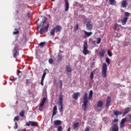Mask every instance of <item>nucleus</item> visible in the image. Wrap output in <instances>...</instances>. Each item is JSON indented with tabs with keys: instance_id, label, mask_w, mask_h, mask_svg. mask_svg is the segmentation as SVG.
Instances as JSON below:
<instances>
[{
	"instance_id": "nucleus-1",
	"label": "nucleus",
	"mask_w": 131,
	"mask_h": 131,
	"mask_svg": "<svg viewBox=\"0 0 131 131\" xmlns=\"http://www.w3.org/2000/svg\"><path fill=\"white\" fill-rule=\"evenodd\" d=\"M92 99H93V90H91L90 91L89 96L88 93H84L83 97V104L82 105V107L83 108L84 111H86V107H88L89 100L92 101Z\"/></svg>"
},
{
	"instance_id": "nucleus-2",
	"label": "nucleus",
	"mask_w": 131,
	"mask_h": 131,
	"mask_svg": "<svg viewBox=\"0 0 131 131\" xmlns=\"http://www.w3.org/2000/svg\"><path fill=\"white\" fill-rule=\"evenodd\" d=\"M61 30H62V27L57 25L51 30L50 34L51 35H55V32L60 33V32H61Z\"/></svg>"
},
{
	"instance_id": "nucleus-3",
	"label": "nucleus",
	"mask_w": 131,
	"mask_h": 131,
	"mask_svg": "<svg viewBox=\"0 0 131 131\" xmlns=\"http://www.w3.org/2000/svg\"><path fill=\"white\" fill-rule=\"evenodd\" d=\"M130 13L127 12H125L124 13V17L123 19L121 20L122 25H125L126 24V22H127V20L128 19V17H129Z\"/></svg>"
},
{
	"instance_id": "nucleus-4",
	"label": "nucleus",
	"mask_w": 131,
	"mask_h": 131,
	"mask_svg": "<svg viewBox=\"0 0 131 131\" xmlns=\"http://www.w3.org/2000/svg\"><path fill=\"white\" fill-rule=\"evenodd\" d=\"M102 77L106 78L107 77V64L106 63H104L102 65Z\"/></svg>"
},
{
	"instance_id": "nucleus-5",
	"label": "nucleus",
	"mask_w": 131,
	"mask_h": 131,
	"mask_svg": "<svg viewBox=\"0 0 131 131\" xmlns=\"http://www.w3.org/2000/svg\"><path fill=\"white\" fill-rule=\"evenodd\" d=\"M58 106L59 112H63V97L61 95L59 96Z\"/></svg>"
},
{
	"instance_id": "nucleus-6",
	"label": "nucleus",
	"mask_w": 131,
	"mask_h": 131,
	"mask_svg": "<svg viewBox=\"0 0 131 131\" xmlns=\"http://www.w3.org/2000/svg\"><path fill=\"white\" fill-rule=\"evenodd\" d=\"M83 47V49L82 53L85 56L88 55V54L90 53V51H89V50H88V41H85L84 42Z\"/></svg>"
},
{
	"instance_id": "nucleus-7",
	"label": "nucleus",
	"mask_w": 131,
	"mask_h": 131,
	"mask_svg": "<svg viewBox=\"0 0 131 131\" xmlns=\"http://www.w3.org/2000/svg\"><path fill=\"white\" fill-rule=\"evenodd\" d=\"M49 26L50 24H48L47 26H46L45 28H41L39 31L40 34H43V33H45V32H48Z\"/></svg>"
},
{
	"instance_id": "nucleus-8",
	"label": "nucleus",
	"mask_w": 131,
	"mask_h": 131,
	"mask_svg": "<svg viewBox=\"0 0 131 131\" xmlns=\"http://www.w3.org/2000/svg\"><path fill=\"white\" fill-rule=\"evenodd\" d=\"M26 125H27V126H30V125H31V126L37 127L38 126V124L36 122L29 121V122L26 123Z\"/></svg>"
},
{
	"instance_id": "nucleus-9",
	"label": "nucleus",
	"mask_w": 131,
	"mask_h": 131,
	"mask_svg": "<svg viewBox=\"0 0 131 131\" xmlns=\"http://www.w3.org/2000/svg\"><path fill=\"white\" fill-rule=\"evenodd\" d=\"M86 29L87 30H92L93 29V23L91 20L87 21L86 24Z\"/></svg>"
},
{
	"instance_id": "nucleus-10",
	"label": "nucleus",
	"mask_w": 131,
	"mask_h": 131,
	"mask_svg": "<svg viewBox=\"0 0 131 131\" xmlns=\"http://www.w3.org/2000/svg\"><path fill=\"white\" fill-rule=\"evenodd\" d=\"M111 103V97H107L106 100V107L109 108V106H110V103Z\"/></svg>"
},
{
	"instance_id": "nucleus-11",
	"label": "nucleus",
	"mask_w": 131,
	"mask_h": 131,
	"mask_svg": "<svg viewBox=\"0 0 131 131\" xmlns=\"http://www.w3.org/2000/svg\"><path fill=\"white\" fill-rule=\"evenodd\" d=\"M57 105H55L53 107V113H52V117L51 118V121H53V117H54V116H55V115H56V114L57 113Z\"/></svg>"
},
{
	"instance_id": "nucleus-12",
	"label": "nucleus",
	"mask_w": 131,
	"mask_h": 131,
	"mask_svg": "<svg viewBox=\"0 0 131 131\" xmlns=\"http://www.w3.org/2000/svg\"><path fill=\"white\" fill-rule=\"evenodd\" d=\"M14 52H15V53H13V57L16 58L17 56H19V51H18V48L17 47L14 48Z\"/></svg>"
},
{
	"instance_id": "nucleus-13",
	"label": "nucleus",
	"mask_w": 131,
	"mask_h": 131,
	"mask_svg": "<svg viewBox=\"0 0 131 131\" xmlns=\"http://www.w3.org/2000/svg\"><path fill=\"white\" fill-rule=\"evenodd\" d=\"M80 95V93L79 92L74 93L73 94V98L74 100H77L78 99V97Z\"/></svg>"
},
{
	"instance_id": "nucleus-14",
	"label": "nucleus",
	"mask_w": 131,
	"mask_h": 131,
	"mask_svg": "<svg viewBox=\"0 0 131 131\" xmlns=\"http://www.w3.org/2000/svg\"><path fill=\"white\" fill-rule=\"evenodd\" d=\"M64 2L66 6L65 11L67 12L68 10H69V2H68V0H64Z\"/></svg>"
},
{
	"instance_id": "nucleus-15",
	"label": "nucleus",
	"mask_w": 131,
	"mask_h": 131,
	"mask_svg": "<svg viewBox=\"0 0 131 131\" xmlns=\"http://www.w3.org/2000/svg\"><path fill=\"white\" fill-rule=\"evenodd\" d=\"M119 128L118 127V124H115L112 127V130L113 131H118Z\"/></svg>"
},
{
	"instance_id": "nucleus-16",
	"label": "nucleus",
	"mask_w": 131,
	"mask_h": 131,
	"mask_svg": "<svg viewBox=\"0 0 131 131\" xmlns=\"http://www.w3.org/2000/svg\"><path fill=\"white\" fill-rule=\"evenodd\" d=\"M66 72L71 73L72 72V68H71L70 66H67L66 68Z\"/></svg>"
},
{
	"instance_id": "nucleus-17",
	"label": "nucleus",
	"mask_w": 131,
	"mask_h": 131,
	"mask_svg": "<svg viewBox=\"0 0 131 131\" xmlns=\"http://www.w3.org/2000/svg\"><path fill=\"white\" fill-rule=\"evenodd\" d=\"M97 107L98 108H102L103 107V101L102 100H99L97 102Z\"/></svg>"
},
{
	"instance_id": "nucleus-18",
	"label": "nucleus",
	"mask_w": 131,
	"mask_h": 131,
	"mask_svg": "<svg viewBox=\"0 0 131 131\" xmlns=\"http://www.w3.org/2000/svg\"><path fill=\"white\" fill-rule=\"evenodd\" d=\"M54 123L55 125H61V123H62V121L59 120H56L54 121Z\"/></svg>"
},
{
	"instance_id": "nucleus-19",
	"label": "nucleus",
	"mask_w": 131,
	"mask_h": 131,
	"mask_svg": "<svg viewBox=\"0 0 131 131\" xmlns=\"http://www.w3.org/2000/svg\"><path fill=\"white\" fill-rule=\"evenodd\" d=\"M46 101H47V98L46 97H43L40 104V107H42V106L45 105V103H46Z\"/></svg>"
},
{
	"instance_id": "nucleus-20",
	"label": "nucleus",
	"mask_w": 131,
	"mask_h": 131,
	"mask_svg": "<svg viewBox=\"0 0 131 131\" xmlns=\"http://www.w3.org/2000/svg\"><path fill=\"white\" fill-rule=\"evenodd\" d=\"M125 121H126V117L123 118L121 120V121L120 122V127H122V126H123V124H124V123L125 122Z\"/></svg>"
},
{
	"instance_id": "nucleus-21",
	"label": "nucleus",
	"mask_w": 131,
	"mask_h": 131,
	"mask_svg": "<svg viewBox=\"0 0 131 131\" xmlns=\"http://www.w3.org/2000/svg\"><path fill=\"white\" fill-rule=\"evenodd\" d=\"M84 34L86 35V36L87 37H89V36H91L92 34H93V32H87L86 31H84Z\"/></svg>"
},
{
	"instance_id": "nucleus-22",
	"label": "nucleus",
	"mask_w": 131,
	"mask_h": 131,
	"mask_svg": "<svg viewBox=\"0 0 131 131\" xmlns=\"http://www.w3.org/2000/svg\"><path fill=\"white\" fill-rule=\"evenodd\" d=\"M129 112V107H127L124 110V112L123 114V117L125 116V114H127Z\"/></svg>"
},
{
	"instance_id": "nucleus-23",
	"label": "nucleus",
	"mask_w": 131,
	"mask_h": 131,
	"mask_svg": "<svg viewBox=\"0 0 131 131\" xmlns=\"http://www.w3.org/2000/svg\"><path fill=\"white\" fill-rule=\"evenodd\" d=\"M99 55L100 57H104L105 56V50H102L99 52Z\"/></svg>"
},
{
	"instance_id": "nucleus-24",
	"label": "nucleus",
	"mask_w": 131,
	"mask_h": 131,
	"mask_svg": "<svg viewBox=\"0 0 131 131\" xmlns=\"http://www.w3.org/2000/svg\"><path fill=\"white\" fill-rule=\"evenodd\" d=\"M109 2L111 6H115L116 5V1L115 0H109Z\"/></svg>"
},
{
	"instance_id": "nucleus-25",
	"label": "nucleus",
	"mask_w": 131,
	"mask_h": 131,
	"mask_svg": "<svg viewBox=\"0 0 131 131\" xmlns=\"http://www.w3.org/2000/svg\"><path fill=\"white\" fill-rule=\"evenodd\" d=\"M46 71L49 72V70H48L47 69H45V71H44V72L42 74V77H41V79H45V77H46V75H47V72Z\"/></svg>"
},
{
	"instance_id": "nucleus-26",
	"label": "nucleus",
	"mask_w": 131,
	"mask_h": 131,
	"mask_svg": "<svg viewBox=\"0 0 131 131\" xmlns=\"http://www.w3.org/2000/svg\"><path fill=\"white\" fill-rule=\"evenodd\" d=\"M121 5L122 6V8H126V6H127V4L126 3V1H124L122 2Z\"/></svg>"
},
{
	"instance_id": "nucleus-27",
	"label": "nucleus",
	"mask_w": 131,
	"mask_h": 131,
	"mask_svg": "<svg viewBox=\"0 0 131 131\" xmlns=\"http://www.w3.org/2000/svg\"><path fill=\"white\" fill-rule=\"evenodd\" d=\"M114 114L116 116H118V115H120L122 114V113H121V112H120V111H117L114 112Z\"/></svg>"
},
{
	"instance_id": "nucleus-28",
	"label": "nucleus",
	"mask_w": 131,
	"mask_h": 131,
	"mask_svg": "<svg viewBox=\"0 0 131 131\" xmlns=\"http://www.w3.org/2000/svg\"><path fill=\"white\" fill-rule=\"evenodd\" d=\"M25 114V110H23L19 113V115L21 117H24V114Z\"/></svg>"
},
{
	"instance_id": "nucleus-29",
	"label": "nucleus",
	"mask_w": 131,
	"mask_h": 131,
	"mask_svg": "<svg viewBox=\"0 0 131 131\" xmlns=\"http://www.w3.org/2000/svg\"><path fill=\"white\" fill-rule=\"evenodd\" d=\"M62 59H63L62 55H58L57 58V62H60V61H62Z\"/></svg>"
},
{
	"instance_id": "nucleus-30",
	"label": "nucleus",
	"mask_w": 131,
	"mask_h": 131,
	"mask_svg": "<svg viewBox=\"0 0 131 131\" xmlns=\"http://www.w3.org/2000/svg\"><path fill=\"white\" fill-rule=\"evenodd\" d=\"M79 28V26L78 25V24H76L74 29V31H77L78 30Z\"/></svg>"
},
{
	"instance_id": "nucleus-31",
	"label": "nucleus",
	"mask_w": 131,
	"mask_h": 131,
	"mask_svg": "<svg viewBox=\"0 0 131 131\" xmlns=\"http://www.w3.org/2000/svg\"><path fill=\"white\" fill-rule=\"evenodd\" d=\"M14 30L15 31L13 33V35H16V34H18L19 33V30H18L17 28H15Z\"/></svg>"
},
{
	"instance_id": "nucleus-32",
	"label": "nucleus",
	"mask_w": 131,
	"mask_h": 131,
	"mask_svg": "<svg viewBox=\"0 0 131 131\" xmlns=\"http://www.w3.org/2000/svg\"><path fill=\"white\" fill-rule=\"evenodd\" d=\"M111 61H110V59H109V58L106 57V63H107V65H110V63H111Z\"/></svg>"
},
{
	"instance_id": "nucleus-33",
	"label": "nucleus",
	"mask_w": 131,
	"mask_h": 131,
	"mask_svg": "<svg viewBox=\"0 0 131 131\" xmlns=\"http://www.w3.org/2000/svg\"><path fill=\"white\" fill-rule=\"evenodd\" d=\"M117 26H118V24L117 23L114 24L113 29H114L115 31H116L117 29Z\"/></svg>"
},
{
	"instance_id": "nucleus-34",
	"label": "nucleus",
	"mask_w": 131,
	"mask_h": 131,
	"mask_svg": "<svg viewBox=\"0 0 131 131\" xmlns=\"http://www.w3.org/2000/svg\"><path fill=\"white\" fill-rule=\"evenodd\" d=\"M90 77V79H91V80H93V79H94V72L91 73Z\"/></svg>"
},
{
	"instance_id": "nucleus-35",
	"label": "nucleus",
	"mask_w": 131,
	"mask_h": 131,
	"mask_svg": "<svg viewBox=\"0 0 131 131\" xmlns=\"http://www.w3.org/2000/svg\"><path fill=\"white\" fill-rule=\"evenodd\" d=\"M97 42L96 43L97 45H99V43H101V38L98 37L96 39Z\"/></svg>"
},
{
	"instance_id": "nucleus-36",
	"label": "nucleus",
	"mask_w": 131,
	"mask_h": 131,
	"mask_svg": "<svg viewBox=\"0 0 131 131\" xmlns=\"http://www.w3.org/2000/svg\"><path fill=\"white\" fill-rule=\"evenodd\" d=\"M79 125V123L76 122L74 124V127H75V128H77Z\"/></svg>"
},
{
	"instance_id": "nucleus-37",
	"label": "nucleus",
	"mask_w": 131,
	"mask_h": 131,
	"mask_svg": "<svg viewBox=\"0 0 131 131\" xmlns=\"http://www.w3.org/2000/svg\"><path fill=\"white\" fill-rule=\"evenodd\" d=\"M62 130H63V128L62 127V126H59L57 127V131H62Z\"/></svg>"
},
{
	"instance_id": "nucleus-38",
	"label": "nucleus",
	"mask_w": 131,
	"mask_h": 131,
	"mask_svg": "<svg viewBox=\"0 0 131 131\" xmlns=\"http://www.w3.org/2000/svg\"><path fill=\"white\" fill-rule=\"evenodd\" d=\"M46 42H41L39 44V46L40 47H42V48H43L45 45Z\"/></svg>"
},
{
	"instance_id": "nucleus-39",
	"label": "nucleus",
	"mask_w": 131,
	"mask_h": 131,
	"mask_svg": "<svg viewBox=\"0 0 131 131\" xmlns=\"http://www.w3.org/2000/svg\"><path fill=\"white\" fill-rule=\"evenodd\" d=\"M19 120H20V118L19 117V116H16L14 118V121H15V120H16L17 121H19Z\"/></svg>"
},
{
	"instance_id": "nucleus-40",
	"label": "nucleus",
	"mask_w": 131,
	"mask_h": 131,
	"mask_svg": "<svg viewBox=\"0 0 131 131\" xmlns=\"http://www.w3.org/2000/svg\"><path fill=\"white\" fill-rule=\"evenodd\" d=\"M13 128H14V129H17V128H18V124L17 123V122H15V126L13 127Z\"/></svg>"
},
{
	"instance_id": "nucleus-41",
	"label": "nucleus",
	"mask_w": 131,
	"mask_h": 131,
	"mask_svg": "<svg viewBox=\"0 0 131 131\" xmlns=\"http://www.w3.org/2000/svg\"><path fill=\"white\" fill-rule=\"evenodd\" d=\"M107 55H108L110 57H112V53H111V52H110V50H108V51H107Z\"/></svg>"
},
{
	"instance_id": "nucleus-42",
	"label": "nucleus",
	"mask_w": 131,
	"mask_h": 131,
	"mask_svg": "<svg viewBox=\"0 0 131 131\" xmlns=\"http://www.w3.org/2000/svg\"><path fill=\"white\" fill-rule=\"evenodd\" d=\"M53 62H54V61L53 60V58H50L49 59V64H53Z\"/></svg>"
},
{
	"instance_id": "nucleus-43",
	"label": "nucleus",
	"mask_w": 131,
	"mask_h": 131,
	"mask_svg": "<svg viewBox=\"0 0 131 131\" xmlns=\"http://www.w3.org/2000/svg\"><path fill=\"white\" fill-rule=\"evenodd\" d=\"M47 20H48V18L47 17H44V19H42L43 24H45V23L47 22Z\"/></svg>"
},
{
	"instance_id": "nucleus-44",
	"label": "nucleus",
	"mask_w": 131,
	"mask_h": 131,
	"mask_svg": "<svg viewBox=\"0 0 131 131\" xmlns=\"http://www.w3.org/2000/svg\"><path fill=\"white\" fill-rule=\"evenodd\" d=\"M43 80H45V79H41V82H40L41 85H43Z\"/></svg>"
},
{
	"instance_id": "nucleus-45",
	"label": "nucleus",
	"mask_w": 131,
	"mask_h": 131,
	"mask_svg": "<svg viewBox=\"0 0 131 131\" xmlns=\"http://www.w3.org/2000/svg\"><path fill=\"white\" fill-rule=\"evenodd\" d=\"M74 5H75V6H80V4H79L77 2H75Z\"/></svg>"
},
{
	"instance_id": "nucleus-46",
	"label": "nucleus",
	"mask_w": 131,
	"mask_h": 131,
	"mask_svg": "<svg viewBox=\"0 0 131 131\" xmlns=\"http://www.w3.org/2000/svg\"><path fill=\"white\" fill-rule=\"evenodd\" d=\"M59 82L61 83L60 88V89H62V85H63V84L62 83V80L59 81Z\"/></svg>"
},
{
	"instance_id": "nucleus-47",
	"label": "nucleus",
	"mask_w": 131,
	"mask_h": 131,
	"mask_svg": "<svg viewBox=\"0 0 131 131\" xmlns=\"http://www.w3.org/2000/svg\"><path fill=\"white\" fill-rule=\"evenodd\" d=\"M85 131H90V128L89 127H86L85 129Z\"/></svg>"
},
{
	"instance_id": "nucleus-48",
	"label": "nucleus",
	"mask_w": 131,
	"mask_h": 131,
	"mask_svg": "<svg viewBox=\"0 0 131 131\" xmlns=\"http://www.w3.org/2000/svg\"><path fill=\"white\" fill-rule=\"evenodd\" d=\"M17 79V78H15V79H10V80H11L12 81H15V80H16Z\"/></svg>"
},
{
	"instance_id": "nucleus-49",
	"label": "nucleus",
	"mask_w": 131,
	"mask_h": 131,
	"mask_svg": "<svg viewBox=\"0 0 131 131\" xmlns=\"http://www.w3.org/2000/svg\"><path fill=\"white\" fill-rule=\"evenodd\" d=\"M26 84H27L28 83V82H29V79H27L26 80Z\"/></svg>"
},
{
	"instance_id": "nucleus-50",
	"label": "nucleus",
	"mask_w": 131,
	"mask_h": 131,
	"mask_svg": "<svg viewBox=\"0 0 131 131\" xmlns=\"http://www.w3.org/2000/svg\"><path fill=\"white\" fill-rule=\"evenodd\" d=\"M118 121V119H115L114 120V122H117Z\"/></svg>"
},
{
	"instance_id": "nucleus-51",
	"label": "nucleus",
	"mask_w": 131,
	"mask_h": 131,
	"mask_svg": "<svg viewBox=\"0 0 131 131\" xmlns=\"http://www.w3.org/2000/svg\"><path fill=\"white\" fill-rule=\"evenodd\" d=\"M88 37L86 36V35H85V34H84L83 36V37H82V38H86Z\"/></svg>"
},
{
	"instance_id": "nucleus-52",
	"label": "nucleus",
	"mask_w": 131,
	"mask_h": 131,
	"mask_svg": "<svg viewBox=\"0 0 131 131\" xmlns=\"http://www.w3.org/2000/svg\"><path fill=\"white\" fill-rule=\"evenodd\" d=\"M22 72H21V71L19 70H17V73H21Z\"/></svg>"
},
{
	"instance_id": "nucleus-53",
	"label": "nucleus",
	"mask_w": 131,
	"mask_h": 131,
	"mask_svg": "<svg viewBox=\"0 0 131 131\" xmlns=\"http://www.w3.org/2000/svg\"><path fill=\"white\" fill-rule=\"evenodd\" d=\"M129 120H131V115H129Z\"/></svg>"
},
{
	"instance_id": "nucleus-54",
	"label": "nucleus",
	"mask_w": 131,
	"mask_h": 131,
	"mask_svg": "<svg viewBox=\"0 0 131 131\" xmlns=\"http://www.w3.org/2000/svg\"><path fill=\"white\" fill-rule=\"evenodd\" d=\"M99 110V111H101V110H102V108L99 109V110Z\"/></svg>"
},
{
	"instance_id": "nucleus-55",
	"label": "nucleus",
	"mask_w": 131,
	"mask_h": 131,
	"mask_svg": "<svg viewBox=\"0 0 131 131\" xmlns=\"http://www.w3.org/2000/svg\"><path fill=\"white\" fill-rule=\"evenodd\" d=\"M40 26H38V27H39Z\"/></svg>"
}]
</instances>
